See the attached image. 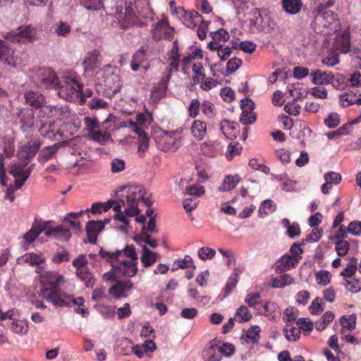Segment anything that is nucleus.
Here are the masks:
<instances>
[{
	"mask_svg": "<svg viewBox=\"0 0 361 361\" xmlns=\"http://www.w3.org/2000/svg\"><path fill=\"white\" fill-rule=\"evenodd\" d=\"M336 244V251L340 257L345 256L350 248L349 243L345 240H334Z\"/></svg>",
	"mask_w": 361,
	"mask_h": 361,
	"instance_id": "44",
	"label": "nucleus"
},
{
	"mask_svg": "<svg viewBox=\"0 0 361 361\" xmlns=\"http://www.w3.org/2000/svg\"><path fill=\"white\" fill-rule=\"evenodd\" d=\"M321 301L322 299L319 298H316L313 300V302H312L311 305L309 307L310 311L311 312L312 314H319V313L324 311V308L322 307L323 303Z\"/></svg>",
	"mask_w": 361,
	"mask_h": 361,
	"instance_id": "60",
	"label": "nucleus"
},
{
	"mask_svg": "<svg viewBox=\"0 0 361 361\" xmlns=\"http://www.w3.org/2000/svg\"><path fill=\"white\" fill-rule=\"evenodd\" d=\"M325 125L329 128H334L340 123V116L337 113H331L324 120Z\"/></svg>",
	"mask_w": 361,
	"mask_h": 361,
	"instance_id": "52",
	"label": "nucleus"
},
{
	"mask_svg": "<svg viewBox=\"0 0 361 361\" xmlns=\"http://www.w3.org/2000/svg\"><path fill=\"white\" fill-rule=\"evenodd\" d=\"M288 324L286 325V328L284 329L283 332L286 338L288 341H297L300 335V329L295 326H290V329H288Z\"/></svg>",
	"mask_w": 361,
	"mask_h": 361,
	"instance_id": "40",
	"label": "nucleus"
},
{
	"mask_svg": "<svg viewBox=\"0 0 361 361\" xmlns=\"http://www.w3.org/2000/svg\"><path fill=\"white\" fill-rule=\"evenodd\" d=\"M240 181V178L238 175H228L225 177L223 183L219 187V190L221 192L230 191L235 188Z\"/></svg>",
	"mask_w": 361,
	"mask_h": 361,
	"instance_id": "26",
	"label": "nucleus"
},
{
	"mask_svg": "<svg viewBox=\"0 0 361 361\" xmlns=\"http://www.w3.org/2000/svg\"><path fill=\"white\" fill-rule=\"evenodd\" d=\"M18 162L12 163L8 166V173L15 178L16 188H21L33 169V164L27 167L30 161L21 157H18Z\"/></svg>",
	"mask_w": 361,
	"mask_h": 361,
	"instance_id": "6",
	"label": "nucleus"
},
{
	"mask_svg": "<svg viewBox=\"0 0 361 361\" xmlns=\"http://www.w3.org/2000/svg\"><path fill=\"white\" fill-rule=\"evenodd\" d=\"M216 255L215 250L209 247H202L198 250V257L202 261L212 259Z\"/></svg>",
	"mask_w": 361,
	"mask_h": 361,
	"instance_id": "46",
	"label": "nucleus"
},
{
	"mask_svg": "<svg viewBox=\"0 0 361 361\" xmlns=\"http://www.w3.org/2000/svg\"><path fill=\"white\" fill-rule=\"evenodd\" d=\"M341 323L343 328H345L348 330H353L356 326V316L351 314L348 317L343 316L341 318Z\"/></svg>",
	"mask_w": 361,
	"mask_h": 361,
	"instance_id": "45",
	"label": "nucleus"
},
{
	"mask_svg": "<svg viewBox=\"0 0 361 361\" xmlns=\"http://www.w3.org/2000/svg\"><path fill=\"white\" fill-rule=\"evenodd\" d=\"M206 353L208 356V361H220L222 359V354L218 351L216 345L210 346Z\"/></svg>",
	"mask_w": 361,
	"mask_h": 361,
	"instance_id": "50",
	"label": "nucleus"
},
{
	"mask_svg": "<svg viewBox=\"0 0 361 361\" xmlns=\"http://www.w3.org/2000/svg\"><path fill=\"white\" fill-rule=\"evenodd\" d=\"M85 124L86 125L87 129L89 131L90 135L94 133L96 130L99 128L98 121L97 118H92L90 117H85L84 118Z\"/></svg>",
	"mask_w": 361,
	"mask_h": 361,
	"instance_id": "59",
	"label": "nucleus"
},
{
	"mask_svg": "<svg viewBox=\"0 0 361 361\" xmlns=\"http://www.w3.org/2000/svg\"><path fill=\"white\" fill-rule=\"evenodd\" d=\"M90 136L93 140L97 141L101 145H104L110 138L109 133L106 132L102 133L99 130L95 131Z\"/></svg>",
	"mask_w": 361,
	"mask_h": 361,
	"instance_id": "58",
	"label": "nucleus"
},
{
	"mask_svg": "<svg viewBox=\"0 0 361 361\" xmlns=\"http://www.w3.org/2000/svg\"><path fill=\"white\" fill-rule=\"evenodd\" d=\"M191 132L197 140H201L207 134V124L202 121L196 120L191 126Z\"/></svg>",
	"mask_w": 361,
	"mask_h": 361,
	"instance_id": "27",
	"label": "nucleus"
},
{
	"mask_svg": "<svg viewBox=\"0 0 361 361\" xmlns=\"http://www.w3.org/2000/svg\"><path fill=\"white\" fill-rule=\"evenodd\" d=\"M333 49L342 53H347L350 50V39L348 33H343L336 37Z\"/></svg>",
	"mask_w": 361,
	"mask_h": 361,
	"instance_id": "24",
	"label": "nucleus"
},
{
	"mask_svg": "<svg viewBox=\"0 0 361 361\" xmlns=\"http://www.w3.org/2000/svg\"><path fill=\"white\" fill-rule=\"evenodd\" d=\"M100 56V52L94 49L91 52H89L85 59L84 60V65L85 70H93L94 69L99 63V57Z\"/></svg>",
	"mask_w": 361,
	"mask_h": 361,
	"instance_id": "29",
	"label": "nucleus"
},
{
	"mask_svg": "<svg viewBox=\"0 0 361 361\" xmlns=\"http://www.w3.org/2000/svg\"><path fill=\"white\" fill-rule=\"evenodd\" d=\"M348 231L353 235H360L361 234V221L350 222L348 226Z\"/></svg>",
	"mask_w": 361,
	"mask_h": 361,
	"instance_id": "64",
	"label": "nucleus"
},
{
	"mask_svg": "<svg viewBox=\"0 0 361 361\" xmlns=\"http://www.w3.org/2000/svg\"><path fill=\"white\" fill-rule=\"evenodd\" d=\"M71 32V26L64 22H60L55 28V32L59 36H66Z\"/></svg>",
	"mask_w": 361,
	"mask_h": 361,
	"instance_id": "63",
	"label": "nucleus"
},
{
	"mask_svg": "<svg viewBox=\"0 0 361 361\" xmlns=\"http://www.w3.org/2000/svg\"><path fill=\"white\" fill-rule=\"evenodd\" d=\"M242 60L238 58L231 59L226 64L227 75L235 73L242 66Z\"/></svg>",
	"mask_w": 361,
	"mask_h": 361,
	"instance_id": "47",
	"label": "nucleus"
},
{
	"mask_svg": "<svg viewBox=\"0 0 361 361\" xmlns=\"http://www.w3.org/2000/svg\"><path fill=\"white\" fill-rule=\"evenodd\" d=\"M259 297L260 295L259 293H251L247 294L245 302L250 307H253L258 311H260L259 305H261V302L258 300Z\"/></svg>",
	"mask_w": 361,
	"mask_h": 361,
	"instance_id": "35",
	"label": "nucleus"
},
{
	"mask_svg": "<svg viewBox=\"0 0 361 361\" xmlns=\"http://www.w3.org/2000/svg\"><path fill=\"white\" fill-rule=\"evenodd\" d=\"M65 144V142L56 143L44 147L38 156L37 160L40 164H44L46 161L51 159L57 152L61 147Z\"/></svg>",
	"mask_w": 361,
	"mask_h": 361,
	"instance_id": "20",
	"label": "nucleus"
},
{
	"mask_svg": "<svg viewBox=\"0 0 361 361\" xmlns=\"http://www.w3.org/2000/svg\"><path fill=\"white\" fill-rule=\"evenodd\" d=\"M221 130L224 133V134L228 137V138H233L236 137L235 133H229L230 130H234L236 129V125L235 123L233 122H230L228 120H224L221 123Z\"/></svg>",
	"mask_w": 361,
	"mask_h": 361,
	"instance_id": "39",
	"label": "nucleus"
},
{
	"mask_svg": "<svg viewBox=\"0 0 361 361\" xmlns=\"http://www.w3.org/2000/svg\"><path fill=\"white\" fill-rule=\"evenodd\" d=\"M357 95V92H354L353 91L345 92L340 95V100L341 102H346L347 104L345 105L343 103L341 104V105L343 107H346L348 106H350L352 104H354L353 100L355 99V96Z\"/></svg>",
	"mask_w": 361,
	"mask_h": 361,
	"instance_id": "56",
	"label": "nucleus"
},
{
	"mask_svg": "<svg viewBox=\"0 0 361 361\" xmlns=\"http://www.w3.org/2000/svg\"><path fill=\"white\" fill-rule=\"evenodd\" d=\"M173 266H176V268L185 269L190 267L193 269H196V266L192 257L190 255H185L183 259H179L173 262Z\"/></svg>",
	"mask_w": 361,
	"mask_h": 361,
	"instance_id": "36",
	"label": "nucleus"
},
{
	"mask_svg": "<svg viewBox=\"0 0 361 361\" xmlns=\"http://www.w3.org/2000/svg\"><path fill=\"white\" fill-rule=\"evenodd\" d=\"M132 288L133 283L129 280L116 281V283L109 288V293L115 299H119L126 297V291L130 290Z\"/></svg>",
	"mask_w": 361,
	"mask_h": 361,
	"instance_id": "16",
	"label": "nucleus"
},
{
	"mask_svg": "<svg viewBox=\"0 0 361 361\" xmlns=\"http://www.w3.org/2000/svg\"><path fill=\"white\" fill-rule=\"evenodd\" d=\"M99 255L106 262L110 263L114 271H116L118 274H121L120 258L122 257V251H118V250H117L115 252H110L100 248Z\"/></svg>",
	"mask_w": 361,
	"mask_h": 361,
	"instance_id": "12",
	"label": "nucleus"
},
{
	"mask_svg": "<svg viewBox=\"0 0 361 361\" xmlns=\"http://www.w3.org/2000/svg\"><path fill=\"white\" fill-rule=\"evenodd\" d=\"M42 143L39 139L21 147L20 151L18 154V157L25 158L30 161L38 152Z\"/></svg>",
	"mask_w": 361,
	"mask_h": 361,
	"instance_id": "17",
	"label": "nucleus"
},
{
	"mask_svg": "<svg viewBox=\"0 0 361 361\" xmlns=\"http://www.w3.org/2000/svg\"><path fill=\"white\" fill-rule=\"evenodd\" d=\"M104 228V226L102 221H89L85 228L88 242L91 244H95L98 234Z\"/></svg>",
	"mask_w": 361,
	"mask_h": 361,
	"instance_id": "13",
	"label": "nucleus"
},
{
	"mask_svg": "<svg viewBox=\"0 0 361 361\" xmlns=\"http://www.w3.org/2000/svg\"><path fill=\"white\" fill-rule=\"evenodd\" d=\"M38 82L46 88L59 89L61 84L54 71L50 68H40L37 72Z\"/></svg>",
	"mask_w": 361,
	"mask_h": 361,
	"instance_id": "8",
	"label": "nucleus"
},
{
	"mask_svg": "<svg viewBox=\"0 0 361 361\" xmlns=\"http://www.w3.org/2000/svg\"><path fill=\"white\" fill-rule=\"evenodd\" d=\"M302 3L301 0H282V6L286 13L296 14L300 10Z\"/></svg>",
	"mask_w": 361,
	"mask_h": 361,
	"instance_id": "30",
	"label": "nucleus"
},
{
	"mask_svg": "<svg viewBox=\"0 0 361 361\" xmlns=\"http://www.w3.org/2000/svg\"><path fill=\"white\" fill-rule=\"evenodd\" d=\"M310 75L312 77V82L315 85H328L334 80V75L332 73L320 69L314 70L311 73Z\"/></svg>",
	"mask_w": 361,
	"mask_h": 361,
	"instance_id": "19",
	"label": "nucleus"
},
{
	"mask_svg": "<svg viewBox=\"0 0 361 361\" xmlns=\"http://www.w3.org/2000/svg\"><path fill=\"white\" fill-rule=\"evenodd\" d=\"M41 289L39 296L45 298L56 307L68 305L67 294L62 291L59 285L64 282V278L56 271H45L39 276Z\"/></svg>",
	"mask_w": 361,
	"mask_h": 361,
	"instance_id": "1",
	"label": "nucleus"
},
{
	"mask_svg": "<svg viewBox=\"0 0 361 361\" xmlns=\"http://www.w3.org/2000/svg\"><path fill=\"white\" fill-rule=\"evenodd\" d=\"M338 63V52L335 49L331 50L329 54L322 60V63L329 66H336Z\"/></svg>",
	"mask_w": 361,
	"mask_h": 361,
	"instance_id": "38",
	"label": "nucleus"
},
{
	"mask_svg": "<svg viewBox=\"0 0 361 361\" xmlns=\"http://www.w3.org/2000/svg\"><path fill=\"white\" fill-rule=\"evenodd\" d=\"M34 115L32 109L28 108L21 109L17 114L21 128L23 131L32 128L34 126Z\"/></svg>",
	"mask_w": 361,
	"mask_h": 361,
	"instance_id": "15",
	"label": "nucleus"
},
{
	"mask_svg": "<svg viewBox=\"0 0 361 361\" xmlns=\"http://www.w3.org/2000/svg\"><path fill=\"white\" fill-rule=\"evenodd\" d=\"M121 191L126 190V195H118V198L116 200L113 209L116 212H121L122 207H125L124 213L129 216H137L140 209L137 207V193L140 191L138 185H123L120 187Z\"/></svg>",
	"mask_w": 361,
	"mask_h": 361,
	"instance_id": "4",
	"label": "nucleus"
},
{
	"mask_svg": "<svg viewBox=\"0 0 361 361\" xmlns=\"http://www.w3.org/2000/svg\"><path fill=\"white\" fill-rule=\"evenodd\" d=\"M294 282V279L289 274H283L279 277L274 278L273 280L274 288H283L286 286L292 284Z\"/></svg>",
	"mask_w": 361,
	"mask_h": 361,
	"instance_id": "33",
	"label": "nucleus"
},
{
	"mask_svg": "<svg viewBox=\"0 0 361 361\" xmlns=\"http://www.w3.org/2000/svg\"><path fill=\"white\" fill-rule=\"evenodd\" d=\"M261 329L258 326H253L250 328L245 334V338L247 339V342L250 341L252 343H257L259 338V332Z\"/></svg>",
	"mask_w": 361,
	"mask_h": 361,
	"instance_id": "41",
	"label": "nucleus"
},
{
	"mask_svg": "<svg viewBox=\"0 0 361 361\" xmlns=\"http://www.w3.org/2000/svg\"><path fill=\"white\" fill-rule=\"evenodd\" d=\"M297 99H294L292 103H288L285 105L284 110L286 113L294 116L300 114V106L295 103Z\"/></svg>",
	"mask_w": 361,
	"mask_h": 361,
	"instance_id": "61",
	"label": "nucleus"
},
{
	"mask_svg": "<svg viewBox=\"0 0 361 361\" xmlns=\"http://www.w3.org/2000/svg\"><path fill=\"white\" fill-rule=\"evenodd\" d=\"M357 265V259L355 257L351 258L346 268L343 270L341 275L344 277H351L356 271Z\"/></svg>",
	"mask_w": 361,
	"mask_h": 361,
	"instance_id": "43",
	"label": "nucleus"
},
{
	"mask_svg": "<svg viewBox=\"0 0 361 361\" xmlns=\"http://www.w3.org/2000/svg\"><path fill=\"white\" fill-rule=\"evenodd\" d=\"M77 276L85 282L87 288H92L94 285L95 280L93 274L86 267H82L76 270Z\"/></svg>",
	"mask_w": 361,
	"mask_h": 361,
	"instance_id": "28",
	"label": "nucleus"
},
{
	"mask_svg": "<svg viewBox=\"0 0 361 361\" xmlns=\"http://www.w3.org/2000/svg\"><path fill=\"white\" fill-rule=\"evenodd\" d=\"M11 329L16 334H26L28 331L27 322L25 320L13 321L11 324Z\"/></svg>",
	"mask_w": 361,
	"mask_h": 361,
	"instance_id": "34",
	"label": "nucleus"
},
{
	"mask_svg": "<svg viewBox=\"0 0 361 361\" xmlns=\"http://www.w3.org/2000/svg\"><path fill=\"white\" fill-rule=\"evenodd\" d=\"M142 255L140 260L145 267H149L152 265L157 259L159 255L153 251L149 250L146 245L142 246Z\"/></svg>",
	"mask_w": 361,
	"mask_h": 361,
	"instance_id": "25",
	"label": "nucleus"
},
{
	"mask_svg": "<svg viewBox=\"0 0 361 361\" xmlns=\"http://www.w3.org/2000/svg\"><path fill=\"white\" fill-rule=\"evenodd\" d=\"M324 180L330 184L338 185L341 181V176L340 173L331 171L324 174Z\"/></svg>",
	"mask_w": 361,
	"mask_h": 361,
	"instance_id": "55",
	"label": "nucleus"
},
{
	"mask_svg": "<svg viewBox=\"0 0 361 361\" xmlns=\"http://www.w3.org/2000/svg\"><path fill=\"white\" fill-rule=\"evenodd\" d=\"M102 78H98L95 84L97 92L103 97L111 98L118 92L121 87L119 70L110 65H106L102 70Z\"/></svg>",
	"mask_w": 361,
	"mask_h": 361,
	"instance_id": "2",
	"label": "nucleus"
},
{
	"mask_svg": "<svg viewBox=\"0 0 361 361\" xmlns=\"http://www.w3.org/2000/svg\"><path fill=\"white\" fill-rule=\"evenodd\" d=\"M134 11L133 7L128 6L126 8L125 13L123 14L121 12L118 13L119 22L121 23L123 28H127L130 25V21L134 16Z\"/></svg>",
	"mask_w": 361,
	"mask_h": 361,
	"instance_id": "31",
	"label": "nucleus"
},
{
	"mask_svg": "<svg viewBox=\"0 0 361 361\" xmlns=\"http://www.w3.org/2000/svg\"><path fill=\"white\" fill-rule=\"evenodd\" d=\"M47 236L49 238H54L55 239L62 241H68L71 238V234L69 228H63L61 226H57L51 228V231L47 232Z\"/></svg>",
	"mask_w": 361,
	"mask_h": 361,
	"instance_id": "23",
	"label": "nucleus"
},
{
	"mask_svg": "<svg viewBox=\"0 0 361 361\" xmlns=\"http://www.w3.org/2000/svg\"><path fill=\"white\" fill-rule=\"evenodd\" d=\"M171 77V68L169 70L166 76L162 77L160 81L153 87L151 92V99L159 100L163 97L167 90V84Z\"/></svg>",
	"mask_w": 361,
	"mask_h": 361,
	"instance_id": "14",
	"label": "nucleus"
},
{
	"mask_svg": "<svg viewBox=\"0 0 361 361\" xmlns=\"http://www.w3.org/2000/svg\"><path fill=\"white\" fill-rule=\"evenodd\" d=\"M256 44L251 41H243L239 43V49L245 53L252 54L256 50Z\"/></svg>",
	"mask_w": 361,
	"mask_h": 361,
	"instance_id": "62",
	"label": "nucleus"
},
{
	"mask_svg": "<svg viewBox=\"0 0 361 361\" xmlns=\"http://www.w3.org/2000/svg\"><path fill=\"white\" fill-rule=\"evenodd\" d=\"M25 103L33 108L42 109L44 104V97L37 92L32 90L25 91L24 93Z\"/></svg>",
	"mask_w": 361,
	"mask_h": 361,
	"instance_id": "18",
	"label": "nucleus"
},
{
	"mask_svg": "<svg viewBox=\"0 0 361 361\" xmlns=\"http://www.w3.org/2000/svg\"><path fill=\"white\" fill-rule=\"evenodd\" d=\"M55 121L42 122L39 128V133L44 137L54 139L56 135L62 136V133L59 130L55 131L54 129Z\"/></svg>",
	"mask_w": 361,
	"mask_h": 361,
	"instance_id": "22",
	"label": "nucleus"
},
{
	"mask_svg": "<svg viewBox=\"0 0 361 361\" xmlns=\"http://www.w3.org/2000/svg\"><path fill=\"white\" fill-rule=\"evenodd\" d=\"M235 316L239 317L238 322L240 323L248 322L252 318V314L249 312L247 307L243 305L237 310Z\"/></svg>",
	"mask_w": 361,
	"mask_h": 361,
	"instance_id": "48",
	"label": "nucleus"
},
{
	"mask_svg": "<svg viewBox=\"0 0 361 361\" xmlns=\"http://www.w3.org/2000/svg\"><path fill=\"white\" fill-rule=\"evenodd\" d=\"M205 190L202 185H192L185 188L184 195L200 197L204 195Z\"/></svg>",
	"mask_w": 361,
	"mask_h": 361,
	"instance_id": "49",
	"label": "nucleus"
},
{
	"mask_svg": "<svg viewBox=\"0 0 361 361\" xmlns=\"http://www.w3.org/2000/svg\"><path fill=\"white\" fill-rule=\"evenodd\" d=\"M255 107L254 102L248 98L241 100L242 114L240 122L244 125L252 123L256 120V115L253 112Z\"/></svg>",
	"mask_w": 361,
	"mask_h": 361,
	"instance_id": "10",
	"label": "nucleus"
},
{
	"mask_svg": "<svg viewBox=\"0 0 361 361\" xmlns=\"http://www.w3.org/2000/svg\"><path fill=\"white\" fill-rule=\"evenodd\" d=\"M345 288L352 293H357L361 289V281L355 279L345 281Z\"/></svg>",
	"mask_w": 361,
	"mask_h": 361,
	"instance_id": "54",
	"label": "nucleus"
},
{
	"mask_svg": "<svg viewBox=\"0 0 361 361\" xmlns=\"http://www.w3.org/2000/svg\"><path fill=\"white\" fill-rule=\"evenodd\" d=\"M0 61L3 64L16 67L18 62V57L15 54L13 48L7 45V44L0 40Z\"/></svg>",
	"mask_w": 361,
	"mask_h": 361,
	"instance_id": "9",
	"label": "nucleus"
},
{
	"mask_svg": "<svg viewBox=\"0 0 361 361\" xmlns=\"http://www.w3.org/2000/svg\"><path fill=\"white\" fill-rule=\"evenodd\" d=\"M68 106H43L39 110V114L40 117L56 118L62 120L65 116L68 114Z\"/></svg>",
	"mask_w": 361,
	"mask_h": 361,
	"instance_id": "11",
	"label": "nucleus"
},
{
	"mask_svg": "<svg viewBox=\"0 0 361 361\" xmlns=\"http://www.w3.org/2000/svg\"><path fill=\"white\" fill-rule=\"evenodd\" d=\"M82 4L88 10H98L102 6V0H80Z\"/></svg>",
	"mask_w": 361,
	"mask_h": 361,
	"instance_id": "57",
	"label": "nucleus"
},
{
	"mask_svg": "<svg viewBox=\"0 0 361 361\" xmlns=\"http://www.w3.org/2000/svg\"><path fill=\"white\" fill-rule=\"evenodd\" d=\"M122 251V257L120 258V273L121 275L127 277H133L137 274V255L133 245H127Z\"/></svg>",
	"mask_w": 361,
	"mask_h": 361,
	"instance_id": "5",
	"label": "nucleus"
},
{
	"mask_svg": "<svg viewBox=\"0 0 361 361\" xmlns=\"http://www.w3.org/2000/svg\"><path fill=\"white\" fill-rule=\"evenodd\" d=\"M5 38L12 42L32 43L37 38V30L31 25H21L8 32Z\"/></svg>",
	"mask_w": 361,
	"mask_h": 361,
	"instance_id": "7",
	"label": "nucleus"
},
{
	"mask_svg": "<svg viewBox=\"0 0 361 361\" xmlns=\"http://www.w3.org/2000/svg\"><path fill=\"white\" fill-rule=\"evenodd\" d=\"M331 274L326 270H321L316 273L315 278L319 285L326 286L330 283Z\"/></svg>",
	"mask_w": 361,
	"mask_h": 361,
	"instance_id": "42",
	"label": "nucleus"
},
{
	"mask_svg": "<svg viewBox=\"0 0 361 361\" xmlns=\"http://www.w3.org/2000/svg\"><path fill=\"white\" fill-rule=\"evenodd\" d=\"M298 263V258L292 255H285L282 256L277 262L276 271L283 273L292 267H294Z\"/></svg>",
	"mask_w": 361,
	"mask_h": 361,
	"instance_id": "21",
	"label": "nucleus"
},
{
	"mask_svg": "<svg viewBox=\"0 0 361 361\" xmlns=\"http://www.w3.org/2000/svg\"><path fill=\"white\" fill-rule=\"evenodd\" d=\"M314 13L315 16L311 25L315 32L328 35L340 29V20L333 11L315 8Z\"/></svg>",
	"mask_w": 361,
	"mask_h": 361,
	"instance_id": "3",
	"label": "nucleus"
},
{
	"mask_svg": "<svg viewBox=\"0 0 361 361\" xmlns=\"http://www.w3.org/2000/svg\"><path fill=\"white\" fill-rule=\"evenodd\" d=\"M25 261L30 265H39L44 263V259L39 255L32 252L25 255Z\"/></svg>",
	"mask_w": 361,
	"mask_h": 361,
	"instance_id": "53",
	"label": "nucleus"
},
{
	"mask_svg": "<svg viewBox=\"0 0 361 361\" xmlns=\"http://www.w3.org/2000/svg\"><path fill=\"white\" fill-rule=\"evenodd\" d=\"M241 272L239 268H235L233 273L229 277L227 284L224 290V298L229 295L232 290L235 288L238 281V275Z\"/></svg>",
	"mask_w": 361,
	"mask_h": 361,
	"instance_id": "32",
	"label": "nucleus"
},
{
	"mask_svg": "<svg viewBox=\"0 0 361 361\" xmlns=\"http://www.w3.org/2000/svg\"><path fill=\"white\" fill-rule=\"evenodd\" d=\"M242 149L241 145L238 142H231L228 146V149L226 153V158L228 160H231L235 156L240 154Z\"/></svg>",
	"mask_w": 361,
	"mask_h": 361,
	"instance_id": "37",
	"label": "nucleus"
},
{
	"mask_svg": "<svg viewBox=\"0 0 361 361\" xmlns=\"http://www.w3.org/2000/svg\"><path fill=\"white\" fill-rule=\"evenodd\" d=\"M39 235L37 231L36 224H32L31 228L24 235L23 238L27 244L33 243Z\"/></svg>",
	"mask_w": 361,
	"mask_h": 361,
	"instance_id": "51",
	"label": "nucleus"
}]
</instances>
